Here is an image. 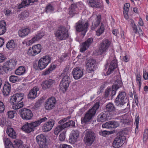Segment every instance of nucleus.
Here are the masks:
<instances>
[{"mask_svg":"<svg viewBox=\"0 0 148 148\" xmlns=\"http://www.w3.org/2000/svg\"><path fill=\"white\" fill-rule=\"evenodd\" d=\"M54 8L51 4H49L46 7L45 12L47 13L51 12L54 10Z\"/></svg>","mask_w":148,"mask_h":148,"instance_id":"nucleus-42","label":"nucleus"},{"mask_svg":"<svg viewBox=\"0 0 148 148\" xmlns=\"http://www.w3.org/2000/svg\"><path fill=\"white\" fill-rule=\"evenodd\" d=\"M79 135V132L77 130H72L70 137V142L72 143H75L76 142Z\"/></svg>","mask_w":148,"mask_h":148,"instance_id":"nucleus-24","label":"nucleus"},{"mask_svg":"<svg viewBox=\"0 0 148 148\" xmlns=\"http://www.w3.org/2000/svg\"><path fill=\"white\" fill-rule=\"evenodd\" d=\"M106 109L107 111L111 112L115 111L116 108L113 104L109 103L106 106Z\"/></svg>","mask_w":148,"mask_h":148,"instance_id":"nucleus-40","label":"nucleus"},{"mask_svg":"<svg viewBox=\"0 0 148 148\" xmlns=\"http://www.w3.org/2000/svg\"><path fill=\"white\" fill-rule=\"evenodd\" d=\"M117 67V60L116 59H114L110 63L109 68L106 73L107 75H108L110 74Z\"/></svg>","mask_w":148,"mask_h":148,"instance_id":"nucleus-26","label":"nucleus"},{"mask_svg":"<svg viewBox=\"0 0 148 148\" xmlns=\"http://www.w3.org/2000/svg\"><path fill=\"white\" fill-rule=\"evenodd\" d=\"M60 140L61 141H63L65 139V135L64 132L61 133L59 136Z\"/></svg>","mask_w":148,"mask_h":148,"instance_id":"nucleus-58","label":"nucleus"},{"mask_svg":"<svg viewBox=\"0 0 148 148\" xmlns=\"http://www.w3.org/2000/svg\"><path fill=\"white\" fill-rule=\"evenodd\" d=\"M95 63L96 61L92 59H90L87 61L86 67L88 72L92 73L95 69Z\"/></svg>","mask_w":148,"mask_h":148,"instance_id":"nucleus-17","label":"nucleus"},{"mask_svg":"<svg viewBox=\"0 0 148 148\" xmlns=\"http://www.w3.org/2000/svg\"><path fill=\"white\" fill-rule=\"evenodd\" d=\"M29 15V12L27 11H25L21 13L20 15L21 19L23 20L24 18L28 17Z\"/></svg>","mask_w":148,"mask_h":148,"instance_id":"nucleus-48","label":"nucleus"},{"mask_svg":"<svg viewBox=\"0 0 148 148\" xmlns=\"http://www.w3.org/2000/svg\"><path fill=\"white\" fill-rule=\"evenodd\" d=\"M119 125V123L117 121H112L106 122L105 123L102 125L103 128H106L109 129L115 128L118 127Z\"/></svg>","mask_w":148,"mask_h":148,"instance_id":"nucleus-19","label":"nucleus"},{"mask_svg":"<svg viewBox=\"0 0 148 148\" xmlns=\"http://www.w3.org/2000/svg\"><path fill=\"white\" fill-rule=\"evenodd\" d=\"M44 32H42L38 33L34 36L31 40L27 42V44L28 45H32L36 41L39 40L44 36Z\"/></svg>","mask_w":148,"mask_h":148,"instance_id":"nucleus-22","label":"nucleus"},{"mask_svg":"<svg viewBox=\"0 0 148 148\" xmlns=\"http://www.w3.org/2000/svg\"><path fill=\"white\" fill-rule=\"evenodd\" d=\"M148 138V129L145 130L143 135V140L144 143H146V140Z\"/></svg>","mask_w":148,"mask_h":148,"instance_id":"nucleus-51","label":"nucleus"},{"mask_svg":"<svg viewBox=\"0 0 148 148\" xmlns=\"http://www.w3.org/2000/svg\"><path fill=\"white\" fill-rule=\"evenodd\" d=\"M69 58L67 53L63 54L60 58V62L65 60Z\"/></svg>","mask_w":148,"mask_h":148,"instance_id":"nucleus-47","label":"nucleus"},{"mask_svg":"<svg viewBox=\"0 0 148 148\" xmlns=\"http://www.w3.org/2000/svg\"><path fill=\"white\" fill-rule=\"evenodd\" d=\"M130 4L129 3H126L124 4L123 7V14L125 18L126 19L128 18V12L129 10Z\"/></svg>","mask_w":148,"mask_h":148,"instance_id":"nucleus-35","label":"nucleus"},{"mask_svg":"<svg viewBox=\"0 0 148 148\" xmlns=\"http://www.w3.org/2000/svg\"><path fill=\"white\" fill-rule=\"evenodd\" d=\"M36 53L34 52V51L32 50V48H30L28 51V54L32 56H35L36 54Z\"/></svg>","mask_w":148,"mask_h":148,"instance_id":"nucleus-57","label":"nucleus"},{"mask_svg":"<svg viewBox=\"0 0 148 148\" xmlns=\"http://www.w3.org/2000/svg\"><path fill=\"white\" fill-rule=\"evenodd\" d=\"M56 67V66L54 64H51L48 69L42 73V75L45 76L50 74L55 69Z\"/></svg>","mask_w":148,"mask_h":148,"instance_id":"nucleus-34","label":"nucleus"},{"mask_svg":"<svg viewBox=\"0 0 148 148\" xmlns=\"http://www.w3.org/2000/svg\"><path fill=\"white\" fill-rule=\"evenodd\" d=\"M30 29L28 28H22L18 31V33L19 36L22 38L24 37L30 32Z\"/></svg>","mask_w":148,"mask_h":148,"instance_id":"nucleus-27","label":"nucleus"},{"mask_svg":"<svg viewBox=\"0 0 148 148\" xmlns=\"http://www.w3.org/2000/svg\"><path fill=\"white\" fill-rule=\"evenodd\" d=\"M32 50L34 51V52L36 54L40 53L41 51V47L40 44H38L33 46L32 48Z\"/></svg>","mask_w":148,"mask_h":148,"instance_id":"nucleus-41","label":"nucleus"},{"mask_svg":"<svg viewBox=\"0 0 148 148\" xmlns=\"http://www.w3.org/2000/svg\"><path fill=\"white\" fill-rule=\"evenodd\" d=\"M3 142L5 146H8L12 144V143L9 138L6 137H4L3 139Z\"/></svg>","mask_w":148,"mask_h":148,"instance_id":"nucleus-45","label":"nucleus"},{"mask_svg":"<svg viewBox=\"0 0 148 148\" xmlns=\"http://www.w3.org/2000/svg\"><path fill=\"white\" fill-rule=\"evenodd\" d=\"M25 72V69L23 66H20L15 71V73L18 75H20L23 74Z\"/></svg>","mask_w":148,"mask_h":148,"instance_id":"nucleus-37","label":"nucleus"},{"mask_svg":"<svg viewBox=\"0 0 148 148\" xmlns=\"http://www.w3.org/2000/svg\"><path fill=\"white\" fill-rule=\"evenodd\" d=\"M56 100L55 97H51L48 99L46 101L45 107L46 110H50L55 107Z\"/></svg>","mask_w":148,"mask_h":148,"instance_id":"nucleus-13","label":"nucleus"},{"mask_svg":"<svg viewBox=\"0 0 148 148\" xmlns=\"http://www.w3.org/2000/svg\"><path fill=\"white\" fill-rule=\"evenodd\" d=\"M70 118V116H68L67 118H64L61 120H60L59 121V123L60 124H62L63 123H64V122L66 121L67 120L69 119Z\"/></svg>","mask_w":148,"mask_h":148,"instance_id":"nucleus-63","label":"nucleus"},{"mask_svg":"<svg viewBox=\"0 0 148 148\" xmlns=\"http://www.w3.org/2000/svg\"><path fill=\"white\" fill-rule=\"evenodd\" d=\"M6 133L8 136L13 138H15L16 137V134L13 129L8 127L7 128Z\"/></svg>","mask_w":148,"mask_h":148,"instance_id":"nucleus-33","label":"nucleus"},{"mask_svg":"<svg viewBox=\"0 0 148 148\" xmlns=\"http://www.w3.org/2000/svg\"><path fill=\"white\" fill-rule=\"evenodd\" d=\"M69 71V67L68 66L66 67L64 69L63 73L61 74V76H64L65 75H68Z\"/></svg>","mask_w":148,"mask_h":148,"instance_id":"nucleus-56","label":"nucleus"},{"mask_svg":"<svg viewBox=\"0 0 148 148\" xmlns=\"http://www.w3.org/2000/svg\"><path fill=\"white\" fill-rule=\"evenodd\" d=\"M131 23L134 32L135 33H136L137 32V28L134 21L133 20H131Z\"/></svg>","mask_w":148,"mask_h":148,"instance_id":"nucleus-53","label":"nucleus"},{"mask_svg":"<svg viewBox=\"0 0 148 148\" xmlns=\"http://www.w3.org/2000/svg\"><path fill=\"white\" fill-rule=\"evenodd\" d=\"M5 59V56L2 53H0V62H3Z\"/></svg>","mask_w":148,"mask_h":148,"instance_id":"nucleus-62","label":"nucleus"},{"mask_svg":"<svg viewBox=\"0 0 148 148\" xmlns=\"http://www.w3.org/2000/svg\"><path fill=\"white\" fill-rule=\"evenodd\" d=\"M128 100L125 92L124 91L120 92L116 98L115 102L117 106L120 107L124 106L126 104L128 105Z\"/></svg>","mask_w":148,"mask_h":148,"instance_id":"nucleus-5","label":"nucleus"},{"mask_svg":"<svg viewBox=\"0 0 148 148\" xmlns=\"http://www.w3.org/2000/svg\"><path fill=\"white\" fill-rule=\"evenodd\" d=\"M6 24L3 20L0 21V35L4 34L6 31Z\"/></svg>","mask_w":148,"mask_h":148,"instance_id":"nucleus-31","label":"nucleus"},{"mask_svg":"<svg viewBox=\"0 0 148 148\" xmlns=\"http://www.w3.org/2000/svg\"><path fill=\"white\" fill-rule=\"evenodd\" d=\"M61 125L58 126L55 129L54 131V133L55 134H58L63 129Z\"/></svg>","mask_w":148,"mask_h":148,"instance_id":"nucleus-46","label":"nucleus"},{"mask_svg":"<svg viewBox=\"0 0 148 148\" xmlns=\"http://www.w3.org/2000/svg\"><path fill=\"white\" fill-rule=\"evenodd\" d=\"M51 58L49 55L41 58L38 62V67L41 70L45 69L50 62Z\"/></svg>","mask_w":148,"mask_h":148,"instance_id":"nucleus-9","label":"nucleus"},{"mask_svg":"<svg viewBox=\"0 0 148 148\" xmlns=\"http://www.w3.org/2000/svg\"><path fill=\"white\" fill-rule=\"evenodd\" d=\"M109 116L107 112L105 111L98 115L97 120L98 121L103 122L108 120L109 119Z\"/></svg>","mask_w":148,"mask_h":148,"instance_id":"nucleus-25","label":"nucleus"},{"mask_svg":"<svg viewBox=\"0 0 148 148\" xmlns=\"http://www.w3.org/2000/svg\"><path fill=\"white\" fill-rule=\"evenodd\" d=\"M69 124V127H74L75 126V122L73 121H70L68 122Z\"/></svg>","mask_w":148,"mask_h":148,"instance_id":"nucleus-61","label":"nucleus"},{"mask_svg":"<svg viewBox=\"0 0 148 148\" xmlns=\"http://www.w3.org/2000/svg\"><path fill=\"white\" fill-rule=\"evenodd\" d=\"M54 34L56 38L60 40H66L69 36L68 30L64 27L59 28L56 31Z\"/></svg>","mask_w":148,"mask_h":148,"instance_id":"nucleus-4","label":"nucleus"},{"mask_svg":"<svg viewBox=\"0 0 148 148\" xmlns=\"http://www.w3.org/2000/svg\"><path fill=\"white\" fill-rule=\"evenodd\" d=\"M16 60L12 59L6 61L3 65L0 66V73L3 74L4 73L10 71L15 68L17 63Z\"/></svg>","mask_w":148,"mask_h":148,"instance_id":"nucleus-2","label":"nucleus"},{"mask_svg":"<svg viewBox=\"0 0 148 148\" xmlns=\"http://www.w3.org/2000/svg\"><path fill=\"white\" fill-rule=\"evenodd\" d=\"M93 42L92 38H88L87 40L82 43L80 49V51L83 52L86 50Z\"/></svg>","mask_w":148,"mask_h":148,"instance_id":"nucleus-20","label":"nucleus"},{"mask_svg":"<svg viewBox=\"0 0 148 148\" xmlns=\"http://www.w3.org/2000/svg\"><path fill=\"white\" fill-rule=\"evenodd\" d=\"M78 13V9L77 6L75 4H73L71 5L69 10V15L72 17L74 16L77 14Z\"/></svg>","mask_w":148,"mask_h":148,"instance_id":"nucleus-28","label":"nucleus"},{"mask_svg":"<svg viewBox=\"0 0 148 148\" xmlns=\"http://www.w3.org/2000/svg\"><path fill=\"white\" fill-rule=\"evenodd\" d=\"M4 105L3 103L0 101V113L3 112L4 110Z\"/></svg>","mask_w":148,"mask_h":148,"instance_id":"nucleus-59","label":"nucleus"},{"mask_svg":"<svg viewBox=\"0 0 148 148\" xmlns=\"http://www.w3.org/2000/svg\"><path fill=\"white\" fill-rule=\"evenodd\" d=\"M104 29V26L102 24L100 28L99 29L96 31L97 35V36L100 35L103 32Z\"/></svg>","mask_w":148,"mask_h":148,"instance_id":"nucleus-44","label":"nucleus"},{"mask_svg":"<svg viewBox=\"0 0 148 148\" xmlns=\"http://www.w3.org/2000/svg\"><path fill=\"white\" fill-rule=\"evenodd\" d=\"M15 111H9L8 112V118L10 119L13 118L14 116Z\"/></svg>","mask_w":148,"mask_h":148,"instance_id":"nucleus-54","label":"nucleus"},{"mask_svg":"<svg viewBox=\"0 0 148 148\" xmlns=\"http://www.w3.org/2000/svg\"><path fill=\"white\" fill-rule=\"evenodd\" d=\"M16 44L13 40H11L9 41L6 44L7 48L9 49L12 50L14 48L16 47Z\"/></svg>","mask_w":148,"mask_h":148,"instance_id":"nucleus-36","label":"nucleus"},{"mask_svg":"<svg viewBox=\"0 0 148 148\" xmlns=\"http://www.w3.org/2000/svg\"><path fill=\"white\" fill-rule=\"evenodd\" d=\"M88 26L89 25L87 23L83 24L82 21H79L76 23L75 27L77 32H82L81 35L83 37L87 31Z\"/></svg>","mask_w":148,"mask_h":148,"instance_id":"nucleus-7","label":"nucleus"},{"mask_svg":"<svg viewBox=\"0 0 148 148\" xmlns=\"http://www.w3.org/2000/svg\"><path fill=\"white\" fill-rule=\"evenodd\" d=\"M84 138L86 145L90 146L93 142L95 139L94 132L88 130L85 131Z\"/></svg>","mask_w":148,"mask_h":148,"instance_id":"nucleus-10","label":"nucleus"},{"mask_svg":"<svg viewBox=\"0 0 148 148\" xmlns=\"http://www.w3.org/2000/svg\"><path fill=\"white\" fill-rule=\"evenodd\" d=\"M18 80V77L14 75H11L10 77V81L12 82L15 83Z\"/></svg>","mask_w":148,"mask_h":148,"instance_id":"nucleus-49","label":"nucleus"},{"mask_svg":"<svg viewBox=\"0 0 148 148\" xmlns=\"http://www.w3.org/2000/svg\"><path fill=\"white\" fill-rule=\"evenodd\" d=\"M136 80L137 84H138L140 88L141 85V76L140 74H137L136 76Z\"/></svg>","mask_w":148,"mask_h":148,"instance_id":"nucleus-52","label":"nucleus"},{"mask_svg":"<svg viewBox=\"0 0 148 148\" xmlns=\"http://www.w3.org/2000/svg\"><path fill=\"white\" fill-rule=\"evenodd\" d=\"M54 124V120L53 119H50L43 125L42 127L43 131L47 132L50 131L52 129Z\"/></svg>","mask_w":148,"mask_h":148,"instance_id":"nucleus-21","label":"nucleus"},{"mask_svg":"<svg viewBox=\"0 0 148 148\" xmlns=\"http://www.w3.org/2000/svg\"><path fill=\"white\" fill-rule=\"evenodd\" d=\"M14 142L16 146L18 148L21 147L23 144V142L21 140H15Z\"/></svg>","mask_w":148,"mask_h":148,"instance_id":"nucleus-50","label":"nucleus"},{"mask_svg":"<svg viewBox=\"0 0 148 148\" xmlns=\"http://www.w3.org/2000/svg\"><path fill=\"white\" fill-rule=\"evenodd\" d=\"M111 42L108 39L103 40L100 43L98 49L97 51V54L100 55L106 52L110 47Z\"/></svg>","mask_w":148,"mask_h":148,"instance_id":"nucleus-6","label":"nucleus"},{"mask_svg":"<svg viewBox=\"0 0 148 148\" xmlns=\"http://www.w3.org/2000/svg\"><path fill=\"white\" fill-rule=\"evenodd\" d=\"M72 74L75 79H78L81 78L83 75V70L78 67L75 68L72 71Z\"/></svg>","mask_w":148,"mask_h":148,"instance_id":"nucleus-18","label":"nucleus"},{"mask_svg":"<svg viewBox=\"0 0 148 148\" xmlns=\"http://www.w3.org/2000/svg\"><path fill=\"white\" fill-rule=\"evenodd\" d=\"M22 2L25 6L28 5L32 3L30 0H23Z\"/></svg>","mask_w":148,"mask_h":148,"instance_id":"nucleus-60","label":"nucleus"},{"mask_svg":"<svg viewBox=\"0 0 148 148\" xmlns=\"http://www.w3.org/2000/svg\"><path fill=\"white\" fill-rule=\"evenodd\" d=\"M119 88V86L118 85H113L112 86V88H107L105 91V96L107 97L109 96L112 97L114 95L116 91Z\"/></svg>","mask_w":148,"mask_h":148,"instance_id":"nucleus-16","label":"nucleus"},{"mask_svg":"<svg viewBox=\"0 0 148 148\" xmlns=\"http://www.w3.org/2000/svg\"><path fill=\"white\" fill-rule=\"evenodd\" d=\"M39 90L38 88L34 87L29 91L28 95V98L29 99H34L37 97V92Z\"/></svg>","mask_w":148,"mask_h":148,"instance_id":"nucleus-29","label":"nucleus"},{"mask_svg":"<svg viewBox=\"0 0 148 148\" xmlns=\"http://www.w3.org/2000/svg\"><path fill=\"white\" fill-rule=\"evenodd\" d=\"M20 116L24 120H30L33 116L32 113L29 109L25 108H23L20 110Z\"/></svg>","mask_w":148,"mask_h":148,"instance_id":"nucleus-11","label":"nucleus"},{"mask_svg":"<svg viewBox=\"0 0 148 148\" xmlns=\"http://www.w3.org/2000/svg\"><path fill=\"white\" fill-rule=\"evenodd\" d=\"M99 106V103L97 102L95 103L92 108L90 109L86 113L83 119H82V122L86 123L90 120L92 117L95 115L96 111Z\"/></svg>","mask_w":148,"mask_h":148,"instance_id":"nucleus-3","label":"nucleus"},{"mask_svg":"<svg viewBox=\"0 0 148 148\" xmlns=\"http://www.w3.org/2000/svg\"><path fill=\"white\" fill-rule=\"evenodd\" d=\"M71 82V78L68 75L63 76L60 84V89L63 92H64L66 91Z\"/></svg>","mask_w":148,"mask_h":148,"instance_id":"nucleus-8","label":"nucleus"},{"mask_svg":"<svg viewBox=\"0 0 148 148\" xmlns=\"http://www.w3.org/2000/svg\"><path fill=\"white\" fill-rule=\"evenodd\" d=\"M88 2L90 6L92 7L99 8L100 6L99 0H88Z\"/></svg>","mask_w":148,"mask_h":148,"instance_id":"nucleus-32","label":"nucleus"},{"mask_svg":"<svg viewBox=\"0 0 148 148\" xmlns=\"http://www.w3.org/2000/svg\"><path fill=\"white\" fill-rule=\"evenodd\" d=\"M101 21L100 16H97L96 21L92 23L91 27L92 29H94L99 25Z\"/></svg>","mask_w":148,"mask_h":148,"instance_id":"nucleus-38","label":"nucleus"},{"mask_svg":"<svg viewBox=\"0 0 148 148\" xmlns=\"http://www.w3.org/2000/svg\"><path fill=\"white\" fill-rule=\"evenodd\" d=\"M11 90V86L7 82L4 85L3 93L4 96H7L9 95Z\"/></svg>","mask_w":148,"mask_h":148,"instance_id":"nucleus-30","label":"nucleus"},{"mask_svg":"<svg viewBox=\"0 0 148 148\" xmlns=\"http://www.w3.org/2000/svg\"><path fill=\"white\" fill-rule=\"evenodd\" d=\"M47 118L46 117L39 119L38 120L30 123H27L22 127V130L27 133H30L34 130V128L38 126L42 122L46 121Z\"/></svg>","mask_w":148,"mask_h":148,"instance_id":"nucleus-1","label":"nucleus"},{"mask_svg":"<svg viewBox=\"0 0 148 148\" xmlns=\"http://www.w3.org/2000/svg\"><path fill=\"white\" fill-rule=\"evenodd\" d=\"M24 94L22 93H16L11 96L10 99L11 105L16 102H19L23 98Z\"/></svg>","mask_w":148,"mask_h":148,"instance_id":"nucleus-15","label":"nucleus"},{"mask_svg":"<svg viewBox=\"0 0 148 148\" xmlns=\"http://www.w3.org/2000/svg\"><path fill=\"white\" fill-rule=\"evenodd\" d=\"M36 139L40 146V148H47L46 145V138L44 135L41 134L37 136Z\"/></svg>","mask_w":148,"mask_h":148,"instance_id":"nucleus-12","label":"nucleus"},{"mask_svg":"<svg viewBox=\"0 0 148 148\" xmlns=\"http://www.w3.org/2000/svg\"><path fill=\"white\" fill-rule=\"evenodd\" d=\"M60 148H72L70 145L66 144H63L61 146Z\"/></svg>","mask_w":148,"mask_h":148,"instance_id":"nucleus-64","label":"nucleus"},{"mask_svg":"<svg viewBox=\"0 0 148 148\" xmlns=\"http://www.w3.org/2000/svg\"><path fill=\"white\" fill-rule=\"evenodd\" d=\"M139 116H136L135 118V124L136 125V131L137 129V130L138 129V124L139 123Z\"/></svg>","mask_w":148,"mask_h":148,"instance_id":"nucleus-55","label":"nucleus"},{"mask_svg":"<svg viewBox=\"0 0 148 148\" xmlns=\"http://www.w3.org/2000/svg\"><path fill=\"white\" fill-rule=\"evenodd\" d=\"M126 116L123 115L121 117V122L124 124L128 123H129L130 121L129 119L126 118Z\"/></svg>","mask_w":148,"mask_h":148,"instance_id":"nucleus-43","label":"nucleus"},{"mask_svg":"<svg viewBox=\"0 0 148 148\" xmlns=\"http://www.w3.org/2000/svg\"><path fill=\"white\" fill-rule=\"evenodd\" d=\"M12 107L13 109L17 110L20 109L23 106V103L21 102H16L11 104Z\"/></svg>","mask_w":148,"mask_h":148,"instance_id":"nucleus-39","label":"nucleus"},{"mask_svg":"<svg viewBox=\"0 0 148 148\" xmlns=\"http://www.w3.org/2000/svg\"><path fill=\"white\" fill-rule=\"evenodd\" d=\"M55 81L53 80L49 79L44 81L41 84L42 88L45 90L47 88L51 87L55 84Z\"/></svg>","mask_w":148,"mask_h":148,"instance_id":"nucleus-23","label":"nucleus"},{"mask_svg":"<svg viewBox=\"0 0 148 148\" xmlns=\"http://www.w3.org/2000/svg\"><path fill=\"white\" fill-rule=\"evenodd\" d=\"M125 137L124 136H118L114 140L113 146L115 148H118L121 146L124 143Z\"/></svg>","mask_w":148,"mask_h":148,"instance_id":"nucleus-14","label":"nucleus"}]
</instances>
